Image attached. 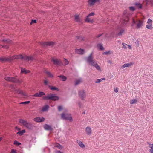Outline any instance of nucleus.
Segmentation results:
<instances>
[{"label": "nucleus", "instance_id": "f257e3e1", "mask_svg": "<svg viewBox=\"0 0 153 153\" xmlns=\"http://www.w3.org/2000/svg\"><path fill=\"white\" fill-rule=\"evenodd\" d=\"M86 60L89 64L92 66L94 67L99 71H101V68L97 62L94 59L92 56V53L86 58Z\"/></svg>", "mask_w": 153, "mask_h": 153}, {"label": "nucleus", "instance_id": "f03ea898", "mask_svg": "<svg viewBox=\"0 0 153 153\" xmlns=\"http://www.w3.org/2000/svg\"><path fill=\"white\" fill-rule=\"evenodd\" d=\"M43 99L45 100H50L55 101L58 100L59 99V97L58 96H56L55 94H51L44 96Z\"/></svg>", "mask_w": 153, "mask_h": 153}, {"label": "nucleus", "instance_id": "7ed1b4c3", "mask_svg": "<svg viewBox=\"0 0 153 153\" xmlns=\"http://www.w3.org/2000/svg\"><path fill=\"white\" fill-rule=\"evenodd\" d=\"M61 116L62 119L68 120L70 122H72L73 121L71 115L70 114L63 113L61 114Z\"/></svg>", "mask_w": 153, "mask_h": 153}, {"label": "nucleus", "instance_id": "20e7f679", "mask_svg": "<svg viewBox=\"0 0 153 153\" xmlns=\"http://www.w3.org/2000/svg\"><path fill=\"white\" fill-rule=\"evenodd\" d=\"M19 122L21 125L25 126L28 129H31L32 128V124L30 122H27L26 121L23 119H20Z\"/></svg>", "mask_w": 153, "mask_h": 153}, {"label": "nucleus", "instance_id": "39448f33", "mask_svg": "<svg viewBox=\"0 0 153 153\" xmlns=\"http://www.w3.org/2000/svg\"><path fill=\"white\" fill-rule=\"evenodd\" d=\"M132 22L133 24H135L136 23H137L136 28L137 29H139L141 28V27L142 26L143 24V22L141 20H138L136 22L134 19H132Z\"/></svg>", "mask_w": 153, "mask_h": 153}, {"label": "nucleus", "instance_id": "423d86ee", "mask_svg": "<svg viewBox=\"0 0 153 153\" xmlns=\"http://www.w3.org/2000/svg\"><path fill=\"white\" fill-rule=\"evenodd\" d=\"M7 61H10V60H13L15 59H23V56L21 55H14L12 56H10L9 58H7Z\"/></svg>", "mask_w": 153, "mask_h": 153}, {"label": "nucleus", "instance_id": "0eeeda50", "mask_svg": "<svg viewBox=\"0 0 153 153\" xmlns=\"http://www.w3.org/2000/svg\"><path fill=\"white\" fill-rule=\"evenodd\" d=\"M4 79L7 81L13 82H16L18 81L16 79L11 76H6L4 77Z\"/></svg>", "mask_w": 153, "mask_h": 153}, {"label": "nucleus", "instance_id": "6e6552de", "mask_svg": "<svg viewBox=\"0 0 153 153\" xmlns=\"http://www.w3.org/2000/svg\"><path fill=\"white\" fill-rule=\"evenodd\" d=\"M79 97L82 100H84L86 97V92L84 90H80L79 92Z\"/></svg>", "mask_w": 153, "mask_h": 153}, {"label": "nucleus", "instance_id": "1a4fd4ad", "mask_svg": "<svg viewBox=\"0 0 153 153\" xmlns=\"http://www.w3.org/2000/svg\"><path fill=\"white\" fill-rule=\"evenodd\" d=\"M51 61L53 62L54 64L56 65L57 66H61V65H63L62 62L57 59L52 58Z\"/></svg>", "mask_w": 153, "mask_h": 153}, {"label": "nucleus", "instance_id": "9d476101", "mask_svg": "<svg viewBox=\"0 0 153 153\" xmlns=\"http://www.w3.org/2000/svg\"><path fill=\"white\" fill-rule=\"evenodd\" d=\"M41 44L44 46H52L54 45V43L52 42H42L41 43Z\"/></svg>", "mask_w": 153, "mask_h": 153}, {"label": "nucleus", "instance_id": "9b49d317", "mask_svg": "<svg viewBox=\"0 0 153 153\" xmlns=\"http://www.w3.org/2000/svg\"><path fill=\"white\" fill-rule=\"evenodd\" d=\"M45 118L44 117H37L34 119V120L37 122H41L44 121Z\"/></svg>", "mask_w": 153, "mask_h": 153}, {"label": "nucleus", "instance_id": "f8f14e48", "mask_svg": "<svg viewBox=\"0 0 153 153\" xmlns=\"http://www.w3.org/2000/svg\"><path fill=\"white\" fill-rule=\"evenodd\" d=\"M44 128L45 129L47 130L51 131L53 130L52 126L47 124H45L44 125Z\"/></svg>", "mask_w": 153, "mask_h": 153}, {"label": "nucleus", "instance_id": "ddd939ff", "mask_svg": "<svg viewBox=\"0 0 153 153\" xmlns=\"http://www.w3.org/2000/svg\"><path fill=\"white\" fill-rule=\"evenodd\" d=\"M45 95V94L43 92H39V93H36L33 96L37 97H40L43 95Z\"/></svg>", "mask_w": 153, "mask_h": 153}, {"label": "nucleus", "instance_id": "4468645a", "mask_svg": "<svg viewBox=\"0 0 153 153\" xmlns=\"http://www.w3.org/2000/svg\"><path fill=\"white\" fill-rule=\"evenodd\" d=\"M85 130L86 133L87 135H90L91 134L92 130L91 128L90 127H87L86 128Z\"/></svg>", "mask_w": 153, "mask_h": 153}, {"label": "nucleus", "instance_id": "2eb2a0df", "mask_svg": "<svg viewBox=\"0 0 153 153\" xmlns=\"http://www.w3.org/2000/svg\"><path fill=\"white\" fill-rule=\"evenodd\" d=\"M147 143L149 145L148 147L150 148L149 150L150 152L153 153V144H151L149 142H147Z\"/></svg>", "mask_w": 153, "mask_h": 153}, {"label": "nucleus", "instance_id": "dca6fc26", "mask_svg": "<svg viewBox=\"0 0 153 153\" xmlns=\"http://www.w3.org/2000/svg\"><path fill=\"white\" fill-rule=\"evenodd\" d=\"M99 1V0H89L88 3L90 5H93L97 2Z\"/></svg>", "mask_w": 153, "mask_h": 153}, {"label": "nucleus", "instance_id": "f3484780", "mask_svg": "<svg viewBox=\"0 0 153 153\" xmlns=\"http://www.w3.org/2000/svg\"><path fill=\"white\" fill-rule=\"evenodd\" d=\"M23 59H24L25 60L28 61H29L30 60L32 61L34 59L33 57L32 56H26L24 57H23Z\"/></svg>", "mask_w": 153, "mask_h": 153}, {"label": "nucleus", "instance_id": "a211bd4d", "mask_svg": "<svg viewBox=\"0 0 153 153\" xmlns=\"http://www.w3.org/2000/svg\"><path fill=\"white\" fill-rule=\"evenodd\" d=\"M15 92L16 93H17L18 94H21L22 95L25 96H26L27 95L26 93L24 92L23 91H21L20 90H15Z\"/></svg>", "mask_w": 153, "mask_h": 153}, {"label": "nucleus", "instance_id": "6ab92c4d", "mask_svg": "<svg viewBox=\"0 0 153 153\" xmlns=\"http://www.w3.org/2000/svg\"><path fill=\"white\" fill-rule=\"evenodd\" d=\"M76 52L78 54H83L85 52L84 50L81 49L76 50Z\"/></svg>", "mask_w": 153, "mask_h": 153}, {"label": "nucleus", "instance_id": "aec40b11", "mask_svg": "<svg viewBox=\"0 0 153 153\" xmlns=\"http://www.w3.org/2000/svg\"><path fill=\"white\" fill-rule=\"evenodd\" d=\"M76 142L82 148H84L85 147V145L82 143V142L81 141L77 140Z\"/></svg>", "mask_w": 153, "mask_h": 153}, {"label": "nucleus", "instance_id": "412c9836", "mask_svg": "<svg viewBox=\"0 0 153 153\" xmlns=\"http://www.w3.org/2000/svg\"><path fill=\"white\" fill-rule=\"evenodd\" d=\"M125 33V30L124 29H121L119 31V32L118 33L117 35L118 36H122Z\"/></svg>", "mask_w": 153, "mask_h": 153}, {"label": "nucleus", "instance_id": "4be33fe9", "mask_svg": "<svg viewBox=\"0 0 153 153\" xmlns=\"http://www.w3.org/2000/svg\"><path fill=\"white\" fill-rule=\"evenodd\" d=\"M58 77L60 78V80L63 81H65L67 79L66 77L63 75L58 76Z\"/></svg>", "mask_w": 153, "mask_h": 153}, {"label": "nucleus", "instance_id": "5701e85b", "mask_svg": "<svg viewBox=\"0 0 153 153\" xmlns=\"http://www.w3.org/2000/svg\"><path fill=\"white\" fill-rule=\"evenodd\" d=\"M82 82V78H80L76 79L75 81V85H79L80 83H81Z\"/></svg>", "mask_w": 153, "mask_h": 153}, {"label": "nucleus", "instance_id": "b1692460", "mask_svg": "<svg viewBox=\"0 0 153 153\" xmlns=\"http://www.w3.org/2000/svg\"><path fill=\"white\" fill-rule=\"evenodd\" d=\"M63 63H62L63 65H66L69 64V61L66 59L65 58H64L63 60Z\"/></svg>", "mask_w": 153, "mask_h": 153}, {"label": "nucleus", "instance_id": "393cba45", "mask_svg": "<svg viewBox=\"0 0 153 153\" xmlns=\"http://www.w3.org/2000/svg\"><path fill=\"white\" fill-rule=\"evenodd\" d=\"M49 108V106L48 105H46L43 106L42 109V111H45L48 110Z\"/></svg>", "mask_w": 153, "mask_h": 153}, {"label": "nucleus", "instance_id": "a878e982", "mask_svg": "<svg viewBox=\"0 0 153 153\" xmlns=\"http://www.w3.org/2000/svg\"><path fill=\"white\" fill-rule=\"evenodd\" d=\"M30 71L29 70H26L25 68H22L21 71V72L26 74L30 72Z\"/></svg>", "mask_w": 153, "mask_h": 153}, {"label": "nucleus", "instance_id": "bb28decb", "mask_svg": "<svg viewBox=\"0 0 153 153\" xmlns=\"http://www.w3.org/2000/svg\"><path fill=\"white\" fill-rule=\"evenodd\" d=\"M97 47L99 48V49L101 50H104V48L102 46V45L101 44H99L97 45Z\"/></svg>", "mask_w": 153, "mask_h": 153}, {"label": "nucleus", "instance_id": "cd10ccee", "mask_svg": "<svg viewBox=\"0 0 153 153\" xmlns=\"http://www.w3.org/2000/svg\"><path fill=\"white\" fill-rule=\"evenodd\" d=\"M134 64V63L133 62H130L128 63L125 64V67H128L130 66H132Z\"/></svg>", "mask_w": 153, "mask_h": 153}, {"label": "nucleus", "instance_id": "c85d7f7f", "mask_svg": "<svg viewBox=\"0 0 153 153\" xmlns=\"http://www.w3.org/2000/svg\"><path fill=\"white\" fill-rule=\"evenodd\" d=\"M49 87L52 90H57V91H59V89L54 86H49Z\"/></svg>", "mask_w": 153, "mask_h": 153}, {"label": "nucleus", "instance_id": "c756f323", "mask_svg": "<svg viewBox=\"0 0 153 153\" xmlns=\"http://www.w3.org/2000/svg\"><path fill=\"white\" fill-rule=\"evenodd\" d=\"M112 53V52L111 51H106L102 53L103 54L107 55H109L111 54Z\"/></svg>", "mask_w": 153, "mask_h": 153}, {"label": "nucleus", "instance_id": "7c9ffc66", "mask_svg": "<svg viewBox=\"0 0 153 153\" xmlns=\"http://www.w3.org/2000/svg\"><path fill=\"white\" fill-rule=\"evenodd\" d=\"M146 27L149 29L151 30L153 28V27L152 26V24H148L146 25Z\"/></svg>", "mask_w": 153, "mask_h": 153}, {"label": "nucleus", "instance_id": "2f4dec72", "mask_svg": "<svg viewBox=\"0 0 153 153\" xmlns=\"http://www.w3.org/2000/svg\"><path fill=\"white\" fill-rule=\"evenodd\" d=\"M55 147L58 148L59 149H62V146L59 143H56L55 145Z\"/></svg>", "mask_w": 153, "mask_h": 153}, {"label": "nucleus", "instance_id": "473e14b6", "mask_svg": "<svg viewBox=\"0 0 153 153\" xmlns=\"http://www.w3.org/2000/svg\"><path fill=\"white\" fill-rule=\"evenodd\" d=\"M137 101L136 99H133L131 100L130 101V103L132 104L136 103L137 102Z\"/></svg>", "mask_w": 153, "mask_h": 153}, {"label": "nucleus", "instance_id": "72a5a7b5", "mask_svg": "<svg viewBox=\"0 0 153 153\" xmlns=\"http://www.w3.org/2000/svg\"><path fill=\"white\" fill-rule=\"evenodd\" d=\"M75 20L76 22H79L80 21V19L78 15H76L75 18Z\"/></svg>", "mask_w": 153, "mask_h": 153}, {"label": "nucleus", "instance_id": "f704fd0d", "mask_svg": "<svg viewBox=\"0 0 153 153\" xmlns=\"http://www.w3.org/2000/svg\"><path fill=\"white\" fill-rule=\"evenodd\" d=\"M45 73L49 77H51L53 76L52 74L48 71H46Z\"/></svg>", "mask_w": 153, "mask_h": 153}, {"label": "nucleus", "instance_id": "c9c22d12", "mask_svg": "<svg viewBox=\"0 0 153 153\" xmlns=\"http://www.w3.org/2000/svg\"><path fill=\"white\" fill-rule=\"evenodd\" d=\"M122 45H123V48L124 49H125L127 48L128 45L127 44H125L124 43H122Z\"/></svg>", "mask_w": 153, "mask_h": 153}, {"label": "nucleus", "instance_id": "e433bc0d", "mask_svg": "<svg viewBox=\"0 0 153 153\" xmlns=\"http://www.w3.org/2000/svg\"><path fill=\"white\" fill-rule=\"evenodd\" d=\"M13 144L15 145H16L17 146H19L21 144V143H20L18 142L16 140H15L14 141Z\"/></svg>", "mask_w": 153, "mask_h": 153}, {"label": "nucleus", "instance_id": "4c0bfd02", "mask_svg": "<svg viewBox=\"0 0 153 153\" xmlns=\"http://www.w3.org/2000/svg\"><path fill=\"white\" fill-rule=\"evenodd\" d=\"M135 5L139 8H142V4L140 3H136L135 4Z\"/></svg>", "mask_w": 153, "mask_h": 153}, {"label": "nucleus", "instance_id": "58836bf2", "mask_svg": "<svg viewBox=\"0 0 153 153\" xmlns=\"http://www.w3.org/2000/svg\"><path fill=\"white\" fill-rule=\"evenodd\" d=\"M44 83L45 85H47L49 84L48 81L47 80H44Z\"/></svg>", "mask_w": 153, "mask_h": 153}, {"label": "nucleus", "instance_id": "ea45409f", "mask_svg": "<svg viewBox=\"0 0 153 153\" xmlns=\"http://www.w3.org/2000/svg\"><path fill=\"white\" fill-rule=\"evenodd\" d=\"M102 80V79H97L95 82L96 83H99Z\"/></svg>", "mask_w": 153, "mask_h": 153}, {"label": "nucleus", "instance_id": "a19ab883", "mask_svg": "<svg viewBox=\"0 0 153 153\" xmlns=\"http://www.w3.org/2000/svg\"><path fill=\"white\" fill-rule=\"evenodd\" d=\"M152 20L151 19H149L148 20V21L147 22V23L148 24H152Z\"/></svg>", "mask_w": 153, "mask_h": 153}, {"label": "nucleus", "instance_id": "79ce46f5", "mask_svg": "<svg viewBox=\"0 0 153 153\" xmlns=\"http://www.w3.org/2000/svg\"><path fill=\"white\" fill-rule=\"evenodd\" d=\"M24 133V132H22V131H20L19 132H18L17 134H19L20 135H22Z\"/></svg>", "mask_w": 153, "mask_h": 153}, {"label": "nucleus", "instance_id": "37998d69", "mask_svg": "<svg viewBox=\"0 0 153 153\" xmlns=\"http://www.w3.org/2000/svg\"><path fill=\"white\" fill-rule=\"evenodd\" d=\"M7 59H4L2 58H0V62H2L7 60Z\"/></svg>", "mask_w": 153, "mask_h": 153}, {"label": "nucleus", "instance_id": "c03bdc74", "mask_svg": "<svg viewBox=\"0 0 153 153\" xmlns=\"http://www.w3.org/2000/svg\"><path fill=\"white\" fill-rule=\"evenodd\" d=\"M129 8L130 10L131 11H133L135 10V9L133 7H129Z\"/></svg>", "mask_w": 153, "mask_h": 153}, {"label": "nucleus", "instance_id": "a18cd8bd", "mask_svg": "<svg viewBox=\"0 0 153 153\" xmlns=\"http://www.w3.org/2000/svg\"><path fill=\"white\" fill-rule=\"evenodd\" d=\"M30 102L29 101H25L24 102H21V104H28Z\"/></svg>", "mask_w": 153, "mask_h": 153}, {"label": "nucleus", "instance_id": "49530a36", "mask_svg": "<svg viewBox=\"0 0 153 153\" xmlns=\"http://www.w3.org/2000/svg\"><path fill=\"white\" fill-rule=\"evenodd\" d=\"M88 17V16L87 17V18L85 19V21L88 22H92V20H90L89 18Z\"/></svg>", "mask_w": 153, "mask_h": 153}, {"label": "nucleus", "instance_id": "de8ad7c7", "mask_svg": "<svg viewBox=\"0 0 153 153\" xmlns=\"http://www.w3.org/2000/svg\"><path fill=\"white\" fill-rule=\"evenodd\" d=\"M10 153H16V150L12 149L11 150Z\"/></svg>", "mask_w": 153, "mask_h": 153}, {"label": "nucleus", "instance_id": "09e8293b", "mask_svg": "<svg viewBox=\"0 0 153 153\" xmlns=\"http://www.w3.org/2000/svg\"><path fill=\"white\" fill-rule=\"evenodd\" d=\"M58 110L59 111H60L61 110H62V109L63 108L62 106H58Z\"/></svg>", "mask_w": 153, "mask_h": 153}, {"label": "nucleus", "instance_id": "8fccbe9b", "mask_svg": "<svg viewBox=\"0 0 153 153\" xmlns=\"http://www.w3.org/2000/svg\"><path fill=\"white\" fill-rule=\"evenodd\" d=\"M94 14L93 12H91L90 13L88 16V17H89L90 16H92L94 15Z\"/></svg>", "mask_w": 153, "mask_h": 153}, {"label": "nucleus", "instance_id": "3c124183", "mask_svg": "<svg viewBox=\"0 0 153 153\" xmlns=\"http://www.w3.org/2000/svg\"><path fill=\"white\" fill-rule=\"evenodd\" d=\"M3 42H4V43H8L10 42V40H3Z\"/></svg>", "mask_w": 153, "mask_h": 153}, {"label": "nucleus", "instance_id": "603ef678", "mask_svg": "<svg viewBox=\"0 0 153 153\" xmlns=\"http://www.w3.org/2000/svg\"><path fill=\"white\" fill-rule=\"evenodd\" d=\"M118 88H116L114 89V91L115 92L117 93V92H118Z\"/></svg>", "mask_w": 153, "mask_h": 153}, {"label": "nucleus", "instance_id": "864d4df0", "mask_svg": "<svg viewBox=\"0 0 153 153\" xmlns=\"http://www.w3.org/2000/svg\"><path fill=\"white\" fill-rule=\"evenodd\" d=\"M36 20H33L30 23V24H32V23H36Z\"/></svg>", "mask_w": 153, "mask_h": 153}, {"label": "nucleus", "instance_id": "5fc2aeb1", "mask_svg": "<svg viewBox=\"0 0 153 153\" xmlns=\"http://www.w3.org/2000/svg\"><path fill=\"white\" fill-rule=\"evenodd\" d=\"M2 48L5 49H7L8 48V46L6 45L4 46L3 45Z\"/></svg>", "mask_w": 153, "mask_h": 153}, {"label": "nucleus", "instance_id": "6e6d98bb", "mask_svg": "<svg viewBox=\"0 0 153 153\" xmlns=\"http://www.w3.org/2000/svg\"><path fill=\"white\" fill-rule=\"evenodd\" d=\"M102 34H99L96 36V37L97 38H99L101 36H102Z\"/></svg>", "mask_w": 153, "mask_h": 153}, {"label": "nucleus", "instance_id": "4d7b16f0", "mask_svg": "<svg viewBox=\"0 0 153 153\" xmlns=\"http://www.w3.org/2000/svg\"><path fill=\"white\" fill-rule=\"evenodd\" d=\"M56 153H63L60 151H56Z\"/></svg>", "mask_w": 153, "mask_h": 153}, {"label": "nucleus", "instance_id": "13d9d810", "mask_svg": "<svg viewBox=\"0 0 153 153\" xmlns=\"http://www.w3.org/2000/svg\"><path fill=\"white\" fill-rule=\"evenodd\" d=\"M125 67H125V64H124V65H122V66L121 67V68L122 69H123V68H124Z\"/></svg>", "mask_w": 153, "mask_h": 153}, {"label": "nucleus", "instance_id": "bf43d9fd", "mask_svg": "<svg viewBox=\"0 0 153 153\" xmlns=\"http://www.w3.org/2000/svg\"><path fill=\"white\" fill-rule=\"evenodd\" d=\"M127 47H128V48L130 49H131V46L130 45H128V46H127Z\"/></svg>", "mask_w": 153, "mask_h": 153}, {"label": "nucleus", "instance_id": "052dcab7", "mask_svg": "<svg viewBox=\"0 0 153 153\" xmlns=\"http://www.w3.org/2000/svg\"><path fill=\"white\" fill-rule=\"evenodd\" d=\"M151 0H146V3L147 4L149 1H150Z\"/></svg>", "mask_w": 153, "mask_h": 153}, {"label": "nucleus", "instance_id": "680f3d73", "mask_svg": "<svg viewBox=\"0 0 153 153\" xmlns=\"http://www.w3.org/2000/svg\"><path fill=\"white\" fill-rule=\"evenodd\" d=\"M2 47H3V45H0V48H2Z\"/></svg>", "mask_w": 153, "mask_h": 153}, {"label": "nucleus", "instance_id": "e2e57ef3", "mask_svg": "<svg viewBox=\"0 0 153 153\" xmlns=\"http://www.w3.org/2000/svg\"><path fill=\"white\" fill-rule=\"evenodd\" d=\"M79 106L80 107L81 106V104L80 103H79Z\"/></svg>", "mask_w": 153, "mask_h": 153}, {"label": "nucleus", "instance_id": "0e129e2a", "mask_svg": "<svg viewBox=\"0 0 153 153\" xmlns=\"http://www.w3.org/2000/svg\"><path fill=\"white\" fill-rule=\"evenodd\" d=\"M79 36H77L76 38L77 39H79Z\"/></svg>", "mask_w": 153, "mask_h": 153}, {"label": "nucleus", "instance_id": "69168bd1", "mask_svg": "<svg viewBox=\"0 0 153 153\" xmlns=\"http://www.w3.org/2000/svg\"><path fill=\"white\" fill-rule=\"evenodd\" d=\"M2 137H0V141H1V140H2Z\"/></svg>", "mask_w": 153, "mask_h": 153}, {"label": "nucleus", "instance_id": "338daca9", "mask_svg": "<svg viewBox=\"0 0 153 153\" xmlns=\"http://www.w3.org/2000/svg\"><path fill=\"white\" fill-rule=\"evenodd\" d=\"M22 131V132H24V133L25 132V130H23Z\"/></svg>", "mask_w": 153, "mask_h": 153}, {"label": "nucleus", "instance_id": "774afa93", "mask_svg": "<svg viewBox=\"0 0 153 153\" xmlns=\"http://www.w3.org/2000/svg\"><path fill=\"white\" fill-rule=\"evenodd\" d=\"M108 62L109 63H111V62L110 61V60H109Z\"/></svg>", "mask_w": 153, "mask_h": 153}]
</instances>
